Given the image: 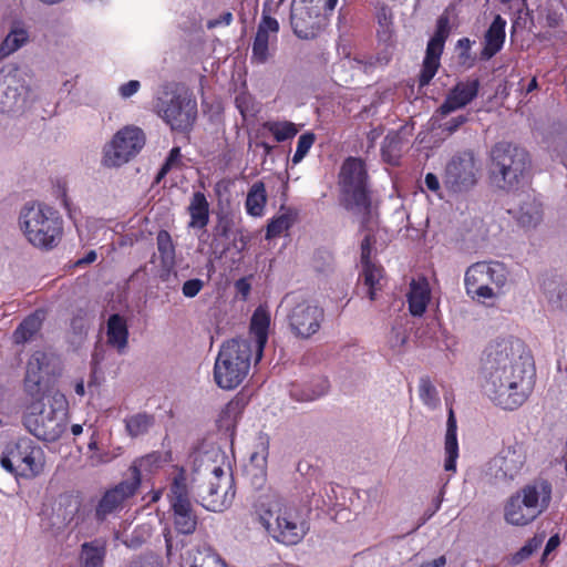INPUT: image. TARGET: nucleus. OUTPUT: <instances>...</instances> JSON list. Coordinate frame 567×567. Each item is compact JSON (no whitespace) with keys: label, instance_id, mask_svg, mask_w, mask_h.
Wrapping results in <instances>:
<instances>
[{"label":"nucleus","instance_id":"obj_43","mask_svg":"<svg viewBox=\"0 0 567 567\" xmlns=\"http://www.w3.org/2000/svg\"><path fill=\"white\" fill-rule=\"evenodd\" d=\"M293 221L295 216L290 212L282 213L274 217L267 226L266 239H272L280 236L292 226Z\"/></svg>","mask_w":567,"mask_h":567},{"label":"nucleus","instance_id":"obj_16","mask_svg":"<svg viewBox=\"0 0 567 567\" xmlns=\"http://www.w3.org/2000/svg\"><path fill=\"white\" fill-rule=\"evenodd\" d=\"M478 165L473 152H463L446 164L444 186L452 193H465L477 183Z\"/></svg>","mask_w":567,"mask_h":567},{"label":"nucleus","instance_id":"obj_48","mask_svg":"<svg viewBox=\"0 0 567 567\" xmlns=\"http://www.w3.org/2000/svg\"><path fill=\"white\" fill-rule=\"evenodd\" d=\"M83 567H102L104 549L90 544L82 546Z\"/></svg>","mask_w":567,"mask_h":567},{"label":"nucleus","instance_id":"obj_54","mask_svg":"<svg viewBox=\"0 0 567 567\" xmlns=\"http://www.w3.org/2000/svg\"><path fill=\"white\" fill-rule=\"evenodd\" d=\"M141 83L137 80H131L118 87V93L123 99H128L138 92Z\"/></svg>","mask_w":567,"mask_h":567},{"label":"nucleus","instance_id":"obj_44","mask_svg":"<svg viewBox=\"0 0 567 567\" xmlns=\"http://www.w3.org/2000/svg\"><path fill=\"white\" fill-rule=\"evenodd\" d=\"M153 425V417L147 414H135L125 420V427L127 433L133 436L145 434Z\"/></svg>","mask_w":567,"mask_h":567},{"label":"nucleus","instance_id":"obj_26","mask_svg":"<svg viewBox=\"0 0 567 567\" xmlns=\"http://www.w3.org/2000/svg\"><path fill=\"white\" fill-rule=\"evenodd\" d=\"M431 299V289L425 278L413 279L408 292L409 310L415 317L422 316Z\"/></svg>","mask_w":567,"mask_h":567},{"label":"nucleus","instance_id":"obj_62","mask_svg":"<svg viewBox=\"0 0 567 567\" xmlns=\"http://www.w3.org/2000/svg\"><path fill=\"white\" fill-rule=\"evenodd\" d=\"M97 256H96V252L94 250H90L89 252H86V255L79 259L76 261V265L78 266H82V265H89V264H92L96 260Z\"/></svg>","mask_w":567,"mask_h":567},{"label":"nucleus","instance_id":"obj_20","mask_svg":"<svg viewBox=\"0 0 567 567\" xmlns=\"http://www.w3.org/2000/svg\"><path fill=\"white\" fill-rule=\"evenodd\" d=\"M137 488V481L130 480L121 482L115 487L106 491L96 506V518L103 520L110 514L116 512L127 498L135 494Z\"/></svg>","mask_w":567,"mask_h":567},{"label":"nucleus","instance_id":"obj_30","mask_svg":"<svg viewBox=\"0 0 567 567\" xmlns=\"http://www.w3.org/2000/svg\"><path fill=\"white\" fill-rule=\"evenodd\" d=\"M190 220L189 228H205L209 221V203L202 192H195L187 207Z\"/></svg>","mask_w":567,"mask_h":567},{"label":"nucleus","instance_id":"obj_58","mask_svg":"<svg viewBox=\"0 0 567 567\" xmlns=\"http://www.w3.org/2000/svg\"><path fill=\"white\" fill-rule=\"evenodd\" d=\"M328 389H329L328 382L326 380H321L320 384H319V389L313 391L310 394H306L305 398H302V400H306V401L316 400V399L322 396L324 393H327Z\"/></svg>","mask_w":567,"mask_h":567},{"label":"nucleus","instance_id":"obj_12","mask_svg":"<svg viewBox=\"0 0 567 567\" xmlns=\"http://www.w3.org/2000/svg\"><path fill=\"white\" fill-rule=\"evenodd\" d=\"M340 185L348 208L359 213L368 210L367 172L361 159H346L340 172Z\"/></svg>","mask_w":567,"mask_h":567},{"label":"nucleus","instance_id":"obj_41","mask_svg":"<svg viewBox=\"0 0 567 567\" xmlns=\"http://www.w3.org/2000/svg\"><path fill=\"white\" fill-rule=\"evenodd\" d=\"M363 279L364 285L368 287V297L371 301L375 299V293L381 289V280L383 278V270L381 267L373 262L363 264Z\"/></svg>","mask_w":567,"mask_h":567},{"label":"nucleus","instance_id":"obj_45","mask_svg":"<svg viewBox=\"0 0 567 567\" xmlns=\"http://www.w3.org/2000/svg\"><path fill=\"white\" fill-rule=\"evenodd\" d=\"M402 148V138L398 132H390L386 134L382 145L383 157L393 163L400 155Z\"/></svg>","mask_w":567,"mask_h":567},{"label":"nucleus","instance_id":"obj_19","mask_svg":"<svg viewBox=\"0 0 567 567\" xmlns=\"http://www.w3.org/2000/svg\"><path fill=\"white\" fill-rule=\"evenodd\" d=\"M323 20L311 11L301 0H293L290 13V23L295 34L300 39L315 38L323 24Z\"/></svg>","mask_w":567,"mask_h":567},{"label":"nucleus","instance_id":"obj_8","mask_svg":"<svg viewBox=\"0 0 567 567\" xmlns=\"http://www.w3.org/2000/svg\"><path fill=\"white\" fill-rule=\"evenodd\" d=\"M0 464L3 470L17 478L31 480L43 473L45 454L33 440L21 437L6 446Z\"/></svg>","mask_w":567,"mask_h":567},{"label":"nucleus","instance_id":"obj_53","mask_svg":"<svg viewBox=\"0 0 567 567\" xmlns=\"http://www.w3.org/2000/svg\"><path fill=\"white\" fill-rule=\"evenodd\" d=\"M204 282L200 279H189L184 282L182 292L187 298H194L203 289Z\"/></svg>","mask_w":567,"mask_h":567},{"label":"nucleus","instance_id":"obj_36","mask_svg":"<svg viewBox=\"0 0 567 567\" xmlns=\"http://www.w3.org/2000/svg\"><path fill=\"white\" fill-rule=\"evenodd\" d=\"M182 567H228L218 555L209 549L196 550L182 564Z\"/></svg>","mask_w":567,"mask_h":567},{"label":"nucleus","instance_id":"obj_14","mask_svg":"<svg viewBox=\"0 0 567 567\" xmlns=\"http://www.w3.org/2000/svg\"><path fill=\"white\" fill-rule=\"evenodd\" d=\"M507 268L502 262L480 261L473 264L465 272L466 291L483 299L494 298L495 293L489 285L502 288L507 281Z\"/></svg>","mask_w":567,"mask_h":567},{"label":"nucleus","instance_id":"obj_32","mask_svg":"<svg viewBox=\"0 0 567 567\" xmlns=\"http://www.w3.org/2000/svg\"><path fill=\"white\" fill-rule=\"evenodd\" d=\"M167 461L166 455L163 456L159 452L150 453L143 457L134 461L131 466L132 481H137V486L141 484V480L144 473H152L157 470L163 463Z\"/></svg>","mask_w":567,"mask_h":567},{"label":"nucleus","instance_id":"obj_60","mask_svg":"<svg viewBox=\"0 0 567 567\" xmlns=\"http://www.w3.org/2000/svg\"><path fill=\"white\" fill-rule=\"evenodd\" d=\"M559 545V537L557 535L551 536L545 547L543 557L545 558L550 551L555 550Z\"/></svg>","mask_w":567,"mask_h":567},{"label":"nucleus","instance_id":"obj_56","mask_svg":"<svg viewBox=\"0 0 567 567\" xmlns=\"http://www.w3.org/2000/svg\"><path fill=\"white\" fill-rule=\"evenodd\" d=\"M424 184L429 190L435 193L436 195H439L441 197V195H440L441 183L435 174L427 173L424 178Z\"/></svg>","mask_w":567,"mask_h":567},{"label":"nucleus","instance_id":"obj_59","mask_svg":"<svg viewBox=\"0 0 567 567\" xmlns=\"http://www.w3.org/2000/svg\"><path fill=\"white\" fill-rule=\"evenodd\" d=\"M233 21V14L230 12H225L220 16L219 19L208 21V28H215L220 24L229 25Z\"/></svg>","mask_w":567,"mask_h":567},{"label":"nucleus","instance_id":"obj_23","mask_svg":"<svg viewBox=\"0 0 567 567\" xmlns=\"http://www.w3.org/2000/svg\"><path fill=\"white\" fill-rule=\"evenodd\" d=\"M278 31V21L264 12L252 43V60L255 62L265 63L268 60L269 44L277 40Z\"/></svg>","mask_w":567,"mask_h":567},{"label":"nucleus","instance_id":"obj_6","mask_svg":"<svg viewBox=\"0 0 567 567\" xmlns=\"http://www.w3.org/2000/svg\"><path fill=\"white\" fill-rule=\"evenodd\" d=\"M529 167L527 152L517 146L499 143L491 152L489 178L492 184L505 192H515L522 185Z\"/></svg>","mask_w":567,"mask_h":567},{"label":"nucleus","instance_id":"obj_38","mask_svg":"<svg viewBox=\"0 0 567 567\" xmlns=\"http://www.w3.org/2000/svg\"><path fill=\"white\" fill-rule=\"evenodd\" d=\"M156 244L163 267L167 270L172 269L175 265V247L169 233L161 230L157 234Z\"/></svg>","mask_w":567,"mask_h":567},{"label":"nucleus","instance_id":"obj_47","mask_svg":"<svg viewBox=\"0 0 567 567\" xmlns=\"http://www.w3.org/2000/svg\"><path fill=\"white\" fill-rule=\"evenodd\" d=\"M406 341V329L401 323L393 324L386 338V343L390 347V349L395 353H400L404 348Z\"/></svg>","mask_w":567,"mask_h":567},{"label":"nucleus","instance_id":"obj_13","mask_svg":"<svg viewBox=\"0 0 567 567\" xmlns=\"http://www.w3.org/2000/svg\"><path fill=\"white\" fill-rule=\"evenodd\" d=\"M144 145L143 131L137 126H125L104 146L102 163L106 167H120L134 158Z\"/></svg>","mask_w":567,"mask_h":567},{"label":"nucleus","instance_id":"obj_5","mask_svg":"<svg viewBox=\"0 0 567 567\" xmlns=\"http://www.w3.org/2000/svg\"><path fill=\"white\" fill-rule=\"evenodd\" d=\"M255 361L251 343L244 339H231L223 343L214 364V381L224 390H233L247 378L251 361Z\"/></svg>","mask_w":567,"mask_h":567},{"label":"nucleus","instance_id":"obj_52","mask_svg":"<svg viewBox=\"0 0 567 567\" xmlns=\"http://www.w3.org/2000/svg\"><path fill=\"white\" fill-rule=\"evenodd\" d=\"M181 148L173 147L161 171L158 172L157 181H161L173 167L177 166L181 162Z\"/></svg>","mask_w":567,"mask_h":567},{"label":"nucleus","instance_id":"obj_29","mask_svg":"<svg viewBox=\"0 0 567 567\" xmlns=\"http://www.w3.org/2000/svg\"><path fill=\"white\" fill-rule=\"evenodd\" d=\"M505 27L506 21L501 16H496L485 33V47L482 52L484 59H491L502 49L505 41Z\"/></svg>","mask_w":567,"mask_h":567},{"label":"nucleus","instance_id":"obj_40","mask_svg":"<svg viewBox=\"0 0 567 567\" xmlns=\"http://www.w3.org/2000/svg\"><path fill=\"white\" fill-rule=\"evenodd\" d=\"M168 499L171 506L176 504H189V497H188V487L186 483V475L183 470H181L176 476L173 478L169 493H168Z\"/></svg>","mask_w":567,"mask_h":567},{"label":"nucleus","instance_id":"obj_46","mask_svg":"<svg viewBox=\"0 0 567 567\" xmlns=\"http://www.w3.org/2000/svg\"><path fill=\"white\" fill-rule=\"evenodd\" d=\"M419 395L423 404L432 410L440 405L439 392L433 383L426 378L420 380Z\"/></svg>","mask_w":567,"mask_h":567},{"label":"nucleus","instance_id":"obj_27","mask_svg":"<svg viewBox=\"0 0 567 567\" xmlns=\"http://www.w3.org/2000/svg\"><path fill=\"white\" fill-rule=\"evenodd\" d=\"M494 463L504 477L514 478L525 463V455L520 449L509 446L501 452V454L494 460Z\"/></svg>","mask_w":567,"mask_h":567},{"label":"nucleus","instance_id":"obj_25","mask_svg":"<svg viewBox=\"0 0 567 567\" xmlns=\"http://www.w3.org/2000/svg\"><path fill=\"white\" fill-rule=\"evenodd\" d=\"M106 342L120 354L125 353L128 344V328L124 317L112 315L106 323Z\"/></svg>","mask_w":567,"mask_h":567},{"label":"nucleus","instance_id":"obj_21","mask_svg":"<svg viewBox=\"0 0 567 567\" xmlns=\"http://www.w3.org/2000/svg\"><path fill=\"white\" fill-rule=\"evenodd\" d=\"M270 321V311L267 306H259L251 316L247 340L251 343L252 352H255V363L262 358L268 341Z\"/></svg>","mask_w":567,"mask_h":567},{"label":"nucleus","instance_id":"obj_39","mask_svg":"<svg viewBox=\"0 0 567 567\" xmlns=\"http://www.w3.org/2000/svg\"><path fill=\"white\" fill-rule=\"evenodd\" d=\"M41 320L39 316L31 315L27 317L14 330L13 341L17 344H23L31 340L33 336L40 330Z\"/></svg>","mask_w":567,"mask_h":567},{"label":"nucleus","instance_id":"obj_18","mask_svg":"<svg viewBox=\"0 0 567 567\" xmlns=\"http://www.w3.org/2000/svg\"><path fill=\"white\" fill-rule=\"evenodd\" d=\"M450 34V20L447 16H441L436 23L434 35L430 39L423 65L419 79L420 86L427 85L440 68L444 44Z\"/></svg>","mask_w":567,"mask_h":567},{"label":"nucleus","instance_id":"obj_31","mask_svg":"<svg viewBox=\"0 0 567 567\" xmlns=\"http://www.w3.org/2000/svg\"><path fill=\"white\" fill-rule=\"evenodd\" d=\"M171 508L175 529L179 534H193L197 526V517L192 508V504H176L171 506Z\"/></svg>","mask_w":567,"mask_h":567},{"label":"nucleus","instance_id":"obj_49","mask_svg":"<svg viewBox=\"0 0 567 567\" xmlns=\"http://www.w3.org/2000/svg\"><path fill=\"white\" fill-rule=\"evenodd\" d=\"M544 535L535 536L529 539L518 551L512 556V563L517 565L530 557L543 544Z\"/></svg>","mask_w":567,"mask_h":567},{"label":"nucleus","instance_id":"obj_10","mask_svg":"<svg viewBox=\"0 0 567 567\" xmlns=\"http://www.w3.org/2000/svg\"><path fill=\"white\" fill-rule=\"evenodd\" d=\"M206 481L197 486L202 505L212 512H223L233 502L235 489L231 475L220 465H206Z\"/></svg>","mask_w":567,"mask_h":567},{"label":"nucleus","instance_id":"obj_57","mask_svg":"<svg viewBox=\"0 0 567 567\" xmlns=\"http://www.w3.org/2000/svg\"><path fill=\"white\" fill-rule=\"evenodd\" d=\"M466 121V117L463 115L453 117L449 122L444 124L443 131L447 132L449 134L454 133L462 124H464Z\"/></svg>","mask_w":567,"mask_h":567},{"label":"nucleus","instance_id":"obj_24","mask_svg":"<svg viewBox=\"0 0 567 567\" xmlns=\"http://www.w3.org/2000/svg\"><path fill=\"white\" fill-rule=\"evenodd\" d=\"M480 83L477 80H470L457 83L447 94L445 101L440 106L441 115H447L471 103L478 93Z\"/></svg>","mask_w":567,"mask_h":567},{"label":"nucleus","instance_id":"obj_64","mask_svg":"<svg viewBox=\"0 0 567 567\" xmlns=\"http://www.w3.org/2000/svg\"><path fill=\"white\" fill-rule=\"evenodd\" d=\"M132 567H158V565L155 560H146V561L134 563V565Z\"/></svg>","mask_w":567,"mask_h":567},{"label":"nucleus","instance_id":"obj_3","mask_svg":"<svg viewBox=\"0 0 567 567\" xmlns=\"http://www.w3.org/2000/svg\"><path fill=\"white\" fill-rule=\"evenodd\" d=\"M260 523L278 543L298 544L307 534L308 526L299 512L287 506L276 495H267L259 504Z\"/></svg>","mask_w":567,"mask_h":567},{"label":"nucleus","instance_id":"obj_7","mask_svg":"<svg viewBox=\"0 0 567 567\" xmlns=\"http://www.w3.org/2000/svg\"><path fill=\"white\" fill-rule=\"evenodd\" d=\"M551 499V485L537 480L512 495L504 508L505 520L514 526H525L544 513Z\"/></svg>","mask_w":567,"mask_h":567},{"label":"nucleus","instance_id":"obj_22","mask_svg":"<svg viewBox=\"0 0 567 567\" xmlns=\"http://www.w3.org/2000/svg\"><path fill=\"white\" fill-rule=\"evenodd\" d=\"M53 355L45 351H34L27 363L24 385L31 396L45 394L41 390V382L44 374L49 373V367Z\"/></svg>","mask_w":567,"mask_h":567},{"label":"nucleus","instance_id":"obj_4","mask_svg":"<svg viewBox=\"0 0 567 567\" xmlns=\"http://www.w3.org/2000/svg\"><path fill=\"white\" fill-rule=\"evenodd\" d=\"M19 227L32 246L47 250L58 246L63 233L59 213L40 203L25 205L20 210Z\"/></svg>","mask_w":567,"mask_h":567},{"label":"nucleus","instance_id":"obj_33","mask_svg":"<svg viewBox=\"0 0 567 567\" xmlns=\"http://www.w3.org/2000/svg\"><path fill=\"white\" fill-rule=\"evenodd\" d=\"M266 203L267 194L265 184L262 182H257L252 184L248 190L245 203L247 213L254 217L262 216Z\"/></svg>","mask_w":567,"mask_h":567},{"label":"nucleus","instance_id":"obj_9","mask_svg":"<svg viewBox=\"0 0 567 567\" xmlns=\"http://www.w3.org/2000/svg\"><path fill=\"white\" fill-rule=\"evenodd\" d=\"M519 362L534 364L524 342L514 337H502L492 340L486 347L482 369H487L493 377L504 372V369L513 370Z\"/></svg>","mask_w":567,"mask_h":567},{"label":"nucleus","instance_id":"obj_61","mask_svg":"<svg viewBox=\"0 0 567 567\" xmlns=\"http://www.w3.org/2000/svg\"><path fill=\"white\" fill-rule=\"evenodd\" d=\"M446 565V557L444 555L422 564L420 567H444Z\"/></svg>","mask_w":567,"mask_h":567},{"label":"nucleus","instance_id":"obj_1","mask_svg":"<svg viewBox=\"0 0 567 567\" xmlns=\"http://www.w3.org/2000/svg\"><path fill=\"white\" fill-rule=\"evenodd\" d=\"M482 390L496 405L504 410H515L529 396L535 384V367L519 362L513 370L504 369L491 377L482 369Z\"/></svg>","mask_w":567,"mask_h":567},{"label":"nucleus","instance_id":"obj_42","mask_svg":"<svg viewBox=\"0 0 567 567\" xmlns=\"http://www.w3.org/2000/svg\"><path fill=\"white\" fill-rule=\"evenodd\" d=\"M264 128L271 133L277 142L292 138L298 133L296 125L289 121H269L264 124Z\"/></svg>","mask_w":567,"mask_h":567},{"label":"nucleus","instance_id":"obj_17","mask_svg":"<svg viewBox=\"0 0 567 567\" xmlns=\"http://www.w3.org/2000/svg\"><path fill=\"white\" fill-rule=\"evenodd\" d=\"M324 317V309L318 301L303 299L298 301L289 311L288 323L295 337L309 339L319 332Z\"/></svg>","mask_w":567,"mask_h":567},{"label":"nucleus","instance_id":"obj_35","mask_svg":"<svg viewBox=\"0 0 567 567\" xmlns=\"http://www.w3.org/2000/svg\"><path fill=\"white\" fill-rule=\"evenodd\" d=\"M244 403L240 399L229 401L221 410L218 419L219 427L225 431L234 430L238 420L241 417Z\"/></svg>","mask_w":567,"mask_h":567},{"label":"nucleus","instance_id":"obj_28","mask_svg":"<svg viewBox=\"0 0 567 567\" xmlns=\"http://www.w3.org/2000/svg\"><path fill=\"white\" fill-rule=\"evenodd\" d=\"M457 424L454 412L452 409L449 411V417L446 422V434L444 442L445 462L444 470L455 472L456 460L458 457V443H457Z\"/></svg>","mask_w":567,"mask_h":567},{"label":"nucleus","instance_id":"obj_11","mask_svg":"<svg viewBox=\"0 0 567 567\" xmlns=\"http://www.w3.org/2000/svg\"><path fill=\"white\" fill-rule=\"evenodd\" d=\"M27 78L17 68L0 71V112L17 115L29 107L31 92Z\"/></svg>","mask_w":567,"mask_h":567},{"label":"nucleus","instance_id":"obj_15","mask_svg":"<svg viewBox=\"0 0 567 567\" xmlns=\"http://www.w3.org/2000/svg\"><path fill=\"white\" fill-rule=\"evenodd\" d=\"M156 110L172 130L186 132L195 122L197 104L186 96L163 92L157 100Z\"/></svg>","mask_w":567,"mask_h":567},{"label":"nucleus","instance_id":"obj_51","mask_svg":"<svg viewBox=\"0 0 567 567\" xmlns=\"http://www.w3.org/2000/svg\"><path fill=\"white\" fill-rule=\"evenodd\" d=\"M545 292L550 302L567 301V288L564 285L551 281L546 286Z\"/></svg>","mask_w":567,"mask_h":567},{"label":"nucleus","instance_id":"obj_55","mask_svg":"<svg viewBox=\"0 0 567 567\" xmlns=\"http://www.w3.org/2000/svg\"><path fill=\"white\" fill-rule=\"evenodd\" d=\"M373 240L370 235H365L364 239L361 243V262H372L370 260V255L372 250Z\"/></svg>","mask_w":567,"mask_h":567},{"label":"nucleus","instance_id":"obj_34","mask_svg":"<svg viewBox=\"0 0 567 567\" xmlns=\"http://www.w3.org/2000/svg\"><path fill=\"white\" fill-rule=\"evenodd\" d=\"M543 219L542 205L535 199L528 198L517 212L518 223L526 228L536 227Z\"/></svg>","mask_w":567,"mask_h":567},{"label":"nucleus","instance_id":"obj_2","mask_svg":"<svg viewBox=\"0 0 567 567\" xmlns=\"http://www.w3.org/2000/svg\"><path fill=\"white\" fill-rule=\"evenodd\" d=\"M27 417L29 431L40 440L54 442L66 429L68 401L60 391L32 396Z\"/></svg>","mask_w":567,"mask_h":567},{"label":"nucleus","instance_id":"obj_63","mask_svg":"<svg viewBox=\"0 0 567 567\" xmlns=\"http://www.w3.org/2000/svg\"><path fill=\"white\" fill-rule=\"evenodd\" d=\"M164 537H165V543H166L167 555H171L172 550H173V539H172L171 530L165 532Z\"/></svg>","mask_w":567,"mask_h":567},{"label":"nucleus","instance_id":"obj_50","mask_svg":"<svg viewBox=\"0 0 567 567\" xmlns=\"http://www.w3.org/2000/svg\"><path fill=\"white\" fill-rule=\"evenodd\" d=\"M316 136L313 133H305L299 136L297 148L292 157L293 163H299L307 155L311 146L313 145Z\"/></svg>","mask_w":567,"mask_h":567},{"label":"nucleus","instance_id":"obj_37","mask_svg":"<svg viewBox=\"0 0 567 567\" xmlns=\"http://www.w3.org/2000/svg\"><path fill=\"white\" fill-rule=\"evenodd\" d=\"M29 40L27 30L16 28L11 30L0 45V58H7L22 48Z\"/></svg>","mask_w":567,"mask_h":567}]
</instances>
